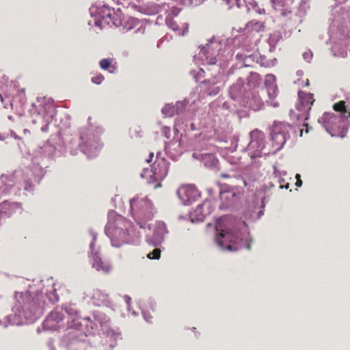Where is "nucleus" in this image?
<instances>
[{
  "label": "nucleus",
  "mask_w": 350,
  "mask_h": 350,
  "mask_svg": "<svg viewBox=\"0 0 350 350\" xmlns=\"http://www.w3.org/2000/svg\"><path fill=\"white\" fill-rule=\"evenodd\" d=\"M302 134H303V129H301V130H300V135L301 136V135H302Z\"/></svg>",
  "instance_id": "obj_45"
},
{
  "label": "nucleus",
  "mask_w": 350,
  "mask_h": 350,
  "mask_svg": "<svg viewBox=\"0 0 350 350\" xmlns=\"http://www.w3.org/2000/svg\"><path fill=\"white\" fill-rule=\"evenodd\" d=\"M251 77H256V75H251Z\"/></svg>",
  "instance_id": "obj_47"
},
{
  "label": "nucleus",
  "mask_w": 350,
  "mask_h": 350,
  "mask_svg": "<svg viewBox=\"0 0 350 350\" xmlns=\"http://www.w3.org/2000/svg\"><path fill=\"white\" fill-rule=\"evenodd\" d=\"M177 193L180 199L187 202L193 201L200 196L199 191L193 185L180 187L178 189Z\"/></svg>",
  "instance_id": "obj_8"
},
{
  "label": "nucleus",
  "mask_w": 350,
  "mask_h": 350,
  "mask_svg": "<svg viewBox=\"0 0 350 350\" xmlns=\"http://www.w3.org/2000/svg\"><path fill=\"white\" fill-rule=\"evenodd\" d=\"M192 157L196 159H200L205 167L215 171L218 169L219 161L213 154H202L194 152Z\"/></svg>",
  "instance_id": "obj_9"
},
{
  "label": "nucleus",
  "mask_w": 350,
  "mask_h": 350,
  "mask_svg": "<svg viewBox=\"0 0 350 350\" xmlns=\"http://www.w3.org/2000/svg\"><path fill=\"white\" fill-rule=\"evenodd\" d=\"M147 257L150 259L158 260L161 257V250L155 248L152 252H150Z\"/></svg>",
  "instance_id": "obj_20"
},
{
  "label": "nucleus",
  "mask_w": 350,
  "mask_h": 350,
  "mask_svg": "<svg viewBox=\"0 0 350 350\" xmlns=\"http://www.w3.org/2000/svg\"><path fill=\"white\" fill-rule=\"evenodd\" d=\"M306 85H309V81H308V79H307V81H306Z\"/></svg>",
  "instance_id": "obj_44"
},
{
  "label": "nucleus",
  "mask_w": 350,
  "mask_h": 350,
  "mask_svg": "<svg viewBox=\"0 0 350 350\" xmlns=\"http://www.w3.org/2000/svg\"><path fill=\"white\" fill-rule=\"evenodd\" d=\"M22 211L23 208L21 204L18 202L4 201L1 203V213H4L8 217H11L16 213H21Z\"/></svg>",
  "instance_id": "obj_10"
},
{
  "label": "nucleus",
  "mask_w": 350,
  "mask_h": 350,
  "mask_svg": "<svg viewBox=\"0 0 350 350\" xmlns=\"http://www.w3.org/2000/svg\"><path fill=\"white\" fill-rule=\"evenodd\" d=\"M48 124L49 123H46L44 126H42L41 130L43 132H46L48 131Z\"/></svg>",
  "instance_id": "obj_34"
},
{
  "label": "nucleus",
  "mask_w": 350,
  "mask_h": 350,
  "mask_svg": "<svg viewBox=\"0 0 350 350\" xmlns=\"http://www.w3.org/2000/svg\"><path fill=\"white\" fill-rule=\"evenodd\" d=\"M100 295H101V294H100V292L98 290L94 291L93 298H95L96 296H98V297H99Z\"/></svg>",
  "instance_id": "obj_33"
},
{
  "label": "nucleus",
  "mask_w": 350,
  "mask_h": 350,
  "mask_svg": "<svg viewBox=\"0 0 350 350\" xmlns=\"http://www.w3.org/2000/svg\"><path fill=\"white\" fill-rule=\"evenodd\" d=\"M304 126L306 127V133H308V124H305Z\"/></svg>",
  "instance_id": "obj_41"
},
{
  "label": "nucleus",
  "mask_w": 350,
  "mask_h": 350,
  "mask_svg": "<svg viewBox=\"0 0 350 350\" xmlns=\"http://www.w3.org/2000/svg\"><path fill=\"white\" fill-rule=\"evenodd\" d=\"M251 140L247 145V151L252 159L272 154L271 150H267L265 146V135L259 130L250 133Z\"/></svg>",
  "instance_id": "obj_3"
},
{
  "label": "nucleus",
  "mask_w": 350,
  "mask_h": 350,
  "mask_svg": "<svg viewBox=\"0 0 350 350\" xmlns=\"http://www.w3.org/2000/svg\"><path fill=\"white\" fill-rule=\"evenodd\" d=\"M99 66L103 70H107L110 73H115L117 72L116 62L113 59L105 58L99 62Z\"/></svg>",
  "instance_id": "obj_15"
},
{
  "label": "nucleus",
  "mask_w": 350,
  "mask_h": 350,
  "mask_svg": "<svg viewBox=\"0 0 350 350\" xmlns=\"http://www.w3.org/2000/svg\"><path fill=\"white\" fill-rule=\"evenodd\" d=\"M256 102V105H252V103H250V106L252 107L254 110H258L262 106L263 103L260 99H258Z\"/></svg>",
  "instance_id": "obj_25"
},
{
  "label": "nucleus",
  "mask_w": 350,
  "mask_h": 350,
  "mask_svg": "<svg viewBox=\"0 0 350 350\" xmlns=\"http://www.w3.org/2000/svg\"><path fill=\"white\" fill-rule=\"evenodd\" d=\"M215 242L221 250H228L230 252L237 251L244 245L250 250V245L247 243L246 241L240 236L239 233L231 235L228 232L224 234L220 232L215 238Z\"/></svg>",
  "instance_id": "obj_4"
},
{
  "label": "nucleus",
  "mask_w": 350,
  "mask_h": 350,
  "mask_svg": "<svg viewBox=\"0 0 350 350\" xmlns=\"http://www.w3.org/2000/svg\"><path fill=\"white\" fill-rule=\"evenodd\" d=\"M153 157H154V153L153 152H150L149 154L148 159H146L147 163H150L152 161Z\"/></svg>",
  "instance_id": "obj_32"
},
{
  "label": "nucleus",
  "mask_w": 350,
  "mask_h": 350,
  "mask_svg": "<svg viewBox=\"0 0 350 350\" xmlns=\"http://www.w3.org/2000/svg\"><path fill=\"white\" fill-rule=\"evenodd\" d=\"M291 126L288 124L275 122L271 128L270 136L272 145V154L281 150L287 139L290 137L289 131Z\"/></svg>",
  "instance_id": "obj_2"
},
{
  "label": "nucleus",
  "mask_w": 350,
  "mask_h": 350,
  "mask_svg": "<svg viewBox=\"0 0 350 350\" xmlns=\"http://www.w3.org/2000/svg\"><path fill=\"white\" fill-rule=\"evenodd\" d=\"M271 167H272V168H273V173L274 174H276V170H275V166H274V165H271Z\"/></svg>",
  "instance_id": "obj_40"
},
{
  "label": "nucleus",
  "mask_w": 350,
  "mask_h": 350,
  "mask_svg": "<svg viewBox=\"0 0 350 350\" xmlns=\"http://www.w3.org/2000/svg\"><path fill=\"white\" fill-rule=\"evenodd\" d=\"M235 196H236L235 193H230L229 192V193H223L221 195V198L222 199L224 198H233L235 197Z\"/></svg>",
  "instance_id": "obj_28"
},
{
  "label": "nucleus",
  "mask_w": 350,
  "mask_h": 350,
  "mask_svg": "<svg viewBox=\"0 0 350 350\" xmlns=\"http://www.w3.org/2000/svg\"><path fill=\"white\" fill-rule=\"evenodd\" d=\"M162 133L165 137L169 139L170 137V129L166 126L163 127L162 129Z\"/></svg>",
  "instance_id": "obj_26"
},
{
  "label": "nucleus",
  "mask_w": 350,
  "mask_h": 350,
  "mask_svg": "<svg viewBox=\"0 0 350 350\" xmlns=\"http://www.w3.org/2000/svg\"><path fill=\"white\" fill-rule=\"evenodd\" d=\"M219 89L217 88L215 91H214V94H217L219 92Z\"/></svg>",
  "instance_id": "obj_43"
},
{
  "label": "nucleus",
  "mask_w": 350,
  "mask_h": 350,
  "mask_svg": "<svg viewBox=\"0 0 350 350\" xmlns=\"http://www.w3.org/2000/svg\"><path fill=\"white\" fill-rule=\"evenodd\" d=\"M137 225H139V228H144V226L142 223H140V222H139V223H137Z\"/></svg>",
  "instance_id": "obj_39"
},
{
  "label": "nucleus",
  "mask_w": 350,
  "mask_h": 350,
  "mask_svg": "<svg viewBox=\"0 0 350 350\" xmlns=\"http://www.w3.org/2000/svg\"><path fill=\"white\" fill-rule=\"evenodd\" d=\"M299 104L297 105V109L300 112L299 114H295L297 120L304 118L306 120L308 119V112L311 109V107L314 102V96L311 93H307L304 91H299Z\"/></svg>",
  "instance_id": "obj_7"
},
{
  "label": "nucleus",
  "mask_w": 350,
  "mask_h": 350,
  "mask_svg": "<svg viewBox=\"0 0 350 350\" xmlns=\"http://www.w3.org/2000/svg\"><path fill=\"white\" fill-rule=\"evenodd\" d=\"M326 131L331 134L332 136L342 135L343 128L349 122H347L342 116H338L333 113H325L321 118Z\"/></svg>",
  "instance_id": "obj_5"
},
{
  "label": "nucleus",
  "mask_w": 350,
  "mask_h": 350,
  "mask_svg": "<svg viewBox=\"0 0 350 350\" xmlns=\"http://www.w3.org/2000/svg\"><path fill=\"white\" fill-rule=\"evenodd\" d=\"M293 3V0H271L273 9L280 12L282 16H286L291 12Z\"/></svg>",
  "instance_id": "obj_12"
},
{
  "label": "nucleus",
  "mask_w": 350,
  "mask_h": 350,
  "mask_svg": "<svg viewBox=\"0 0 350 350\" xmlns=\"http://www.w3.org/2000/svg\"><path fill=\"white\" fill-rule=\"evenodd\" d=\"M185 108V105L182 102H177L176 105H172L170 104L165 105L162 109V113L168 117L173 116L175 113H182Z\"/></svg>",
  "instance_id": "obj_13"
},
{
  "label": "nucleus",
  "mask_w": 350,
  "mask_h": 350,
  "mask_svg": "<svg viewBox=\"0 0 350 350\" xmlns=\"http://www.w3.org/2000/svg\"><path fill=\"white\" fill-rule=\"evenodd\" d=\"M141 30L142 31V33H144V28L142 27V25H141L140 27H139L137 28V31H141Z\"/></svg>",
  "instance_id": "obj_38"
},
{
  "label": "nucleus",
  "mask_w": 350,
  "mask_h": 350,
  "mask_svg": "<svg viewBox=\"0 0 350 350\" xmlns=\"http://www.w3.org/2000/svg\"><path fill=\"white\" fill-rule=\"evenodd\" d=\"M243 81L241 83H237V85H233L230 87V94H235L239 91H241V86L243 85Z\"/></svg>",
  "instance_id": "obj_23"
},
{
  "label": "nucleus",
  "mask_w": 350,
  "mask_h": 350,
  "mask_svg": "<svg viewBox=\"0 0 350 350\" xmlns=\"http://www.w3.org/2000/svg\"><path fill=\"white\" fill-rule=\"evenodd\" d=\"M333 109L335 111L340 112V114L338 116H342L343 119H345L347 122L350 121V110L347 109L345 102L340 100L336 103L333 105Z\"/></svg>",
  "instance_id": "obj_14"
},
{
  "label": "nucleus",
  "mask_w": 350,
  "mask_h": 350,
  "mask_svg": "<svg viewBox=\"0 0 350 350\" xmlns=\"http://www.w3.org/2000/svg\"><path fill=\"white\" fill-rule=\"evenodd\" d=\"M203 219H204V215H201V216L199 218H198V220H202V221L203 220Z\"/></svg>",
  "instance_id": "obj_42"
},
{
  "label": "nucleus",
  "mask_w": 350,
  "mask_h": 350,
  "mask_svg": "<svg viewBox=\"0 0 350 350\" xmlns=\"http://www.w3.org/2000/svg\"><path fill=\"white\" fill-rule=\"evenodd\" d=\"M267 93L271 100L276 96V90L274 87L269 88L267 89Z\"/></svg>",
  "instance_id": "obj_24"
},
{
  "label": "nucleus",
  "mask_w": 350,
  "mask_h": 350,
  "mask_svg": "<svg viewBox=\"0 0 350 350\" xmlns=\"http://www.w3.org/2000/svg\"><path fill=\"white\" fill-rule=\"evenodd\" d=\"M300 177L301 176H295V178L296 179V183H295V185L297 186V187H300L302 184V182L301 180H300Z\"/></svg>",
  "instance_id": "obj_31"
},
{
  "label": "nucleus",
  "mask_w": 350,
  "mask_h": 350,
  "mask_svg": "<svg viewBox=\"0 0 350 350\" xmlns=\"http://www.w3.org/2000/svg\"><path fill=\"white\" fill-rule=\"evenodd\" d=\"M286 189H288V184H286Z\"/></svg>",
  "instance_id": "obj_48"
},
{
  "label": "nucleus",
  "mask_w": 350,
  "mask_h": 350,
  "mask_svg": "<svg viewBox=\"0 0 350 350\" xmlns=\"http://www.w3.org/2000/svg\"><path fill=\"white\" fill-rule=\"evenodd\" d=\"M216 62H217L216 58H215V57H213V58H211V59H210V61H209V64H215L216 63Z\"/></svg>",
  "instance_id": "obj_35"
},
{
  "label": "nucleus",
  "mask_w": 350,
  "mask_h": 350,
  "mask_svg": "<svg viewBox=\"0 0 350 350\" xmlns=\"http://www.w3.org/2000/svg\"><path fill=\"white\" fill-rule=\"evenodd\" d=\"M140 22L139 20L135 18H129L127 21L125 22L124 25V27L126 30H131L137 27L139 25Z\"/></svg>",
  "instance_id": "obj_16"
},
{
  "label": "nucleus",
  "mask_w": 350,
  "mask_h": 350,
  "mask_svg": "<svg viewBox=\"0 0 350 350\" xmlns=\"http://www.w3.org/2000/svg\"><path fill=\"white\" fill-rule=\"evenodd\" d=\"M23 133L25 135H30V131H29L28 129H25L23 130Z\"/></svg>",
  "instance_id": "obj_37"
},
{
  "label": "nucleus",
  "mask_w": 350,
  "mask_h": 350,
  "mask_svg": "<svg viewBox=\"0 0 350 350\" xmlns=\"http://www.w3.org/2000/svg\"><path fill=\"white\" fill-rule=\"evenodd\" d=\"M293 112L291 111V115L293 116Z\"/></svg>",
  "instance_id": "obj_49"
},
{
  "label": "nucleus",
  "mask_w": 350,
  "mask_h": 350,
  "mask_svg": "<svg viewBox=\"0 0 350 350\" xmlns=\"http://www.w3.org/2000/svg\"><path fill=\"white\" fill-rule=\"evenodd\" d=\"M166 23L167 27L175 31L178 36H184L188 33L189 25L187 22L179 24L174 18H169L166 20Z\"/></svg>",
  "instance_id": "obj_11"
},
{
  "label": "nucleus",
  "mask_w": 350,
  "mask_h": 350,
  "mask_svg": "<svg viewBox=\"0 0 350 350\" xmlns=\"http://www.w3.org/2000/svg\"><path fill=\"white\" fill-rule=\"evenodd\" d=\"M161 163H162L163 165H165V161H164V160H163V161H161Z\"/></svg>",
  "instance_id": "obj_46"
},
{
  "label": "nucleus",
  "mask_w": 350,
  "mask_h": 350,
  "mask_svg": "<svg viewBox=\"0 0 350 350\" xmlns=\"http://www.w3.org/2000/svg\"><path fill=\"white\" fill-rule=\"evenodd\" d=\"M167 228L164 223L158 224L157 228L154 231L155 234H159V237L163 239V237L165 233H167Z\"/></svg>",
  "instance_id": "obj_17"
},
{
  "label": "nucleus",
  "mask_w": 350,
  "mask_h": 350,
  "mask_svg": "<svg viewBox=\"0 0 350 350\" xmlns=\"http://www.w3.org/2000/svg\"><path fill=\"white\" fill-rule=\"evenodd\" d=\"M208 205H209V202H204L202 204V206H198L196 208V212H199V213H200V212H201V211H202V208H203L204 206H208Z\"/></svg>",
  "instance_id": "obj_29"
},
{
  "label": "nucleus",
  "mask_w": 350,
  "mask_h": 350,
  "mask_svg": "<svg viewBox=\"0 0 350 350\" xmlns=\"http://www.w3.org/2000/svg\"><path fill=\"white\" fill-rule=\"evenodd\" d=\"M311 56H312V55H311V54H310V53H305L304 54V57L305 59L310 58V57H311Z\"/></svg>",
  "instance_id": "obj_36"
},
{
  "label": "nucleus",
  "mask_w": 350,
  "mask_h": 350,
  "mask_svg": "<svg viewBox=\"0 0 350 350\" xmlns=\"http://www.w3.org/2000/svg\"><path fill=\"white\" fill-rule=\"evenodd\" d=\"M148 178V183L152 187L153 189H157L161 187V181H158L157 176H146Z\"/></svg>",
  "instance_id": "obj_19"
},
{
  "label": "nucleus",
  "mask_w": 350,
  "mask_h": 350,
  "mask_svg": "<svg viewBox=\"0 0 350 350\" xmlns=\"http://www.w3.org/2000/svg\"><path fill=\"white\" fill-rule=\"evenodd\" d=\"M111 270V266L103 263V265H102L100 271H104L105 273H108Z\"/></svg>",
  "instance_id": "obj_27"
},
{
  "label": "nucleus",
  "mask_w": 350,
  "mask_h": 350,
  "mask_svg": "<svg viewBox=\"0 0 350 350\" xmlns=\"http://www.w3.org/2000/svg\"><path fill=\"white\" fill-rule=\"evenodd\" d=\"M130 206L135 217L149 219L152 213V204L147 197L135 196L130 200Z\"/></svg>",
  "instance_id": "obj_6"
},
{
  "label": "nucleus",
  "mask_w": 350,
  "mask_h": 350,
  "mask_svg": "<svg viewBox=\"0 0 350 350\" xmlns=\"http://www.w3.org/2000/svg\"><path fill=\"white\" fill-rule=\"evenodd\" d=\"M133 228L130 221L121 215H117L108 221L105 232L111 239L112 245L120 247L127 242L130 237L134 235Z\"/></svg>",
  "instance_id": "obj_1"
},
{
  "label": "nucleus",
  "mask_w": 350,
  "mask_h": 350,
  "mask_svg": "<svg viewBox=\"0 0 350 350\" xmlns=\"http://www.w3.org/2000/svg\"><path fill=\"white\" fill-rule=\"evenodd\" d=\"M103 262L98 257H96L94 259V262H93L92 267L95 268L97 271H100L102 265H103Z\"/></svg>",
  "instance_id": "obj_22"
},
{
  "label": "nucleus",
  "mask_w": 350,
  "mask_h": 350,
  "mask_svg": "<svg viewBox=\"0 0 350 350\" xmlns=\"http://www.w3.org/2000/svg\"><path fill=\"white\" fill-rule=\"evenodd\" d=\"M59 319H60L59 314L57 312H51L44 321V326H49L50 322L53 320L58 322Z\"/></svg>",
  "instance_id": "obj_18"
},
{
  "label": "nucleus",
  "mask_w": 350,
  "mask_h": 350,
  "mask_svg": "<svg viewBox=\"0 0 350 350\" xmlns=\"http://www.w3.org/2000/svg\"><path fill=\"white\" fill-rule=\"evenodd\" d=\"M167 171L165 169L163 170V171H161V170H159V171H157L155 170V171H153V175H157V174H160V175H163L164 174H167Z\"/></svg>",
  "instance_id": "obj_30"
},
{
  "label": "nucleus",
  "mask_w": 350,
  "mask_h": 350,
  "mask_svg": "<svg viewBox=\"0 0 350 350\" xmlns=\"http://www.w3.org/2000/svg\"><path fill=\"white\" fill-rule=\"evenodd\" d=\"M105 77L101 74H98L96 76L92 77V82L96 85H100L104 81Z\"/></svg>",
  "instance_id": "obj_21"
}]
</instances>
